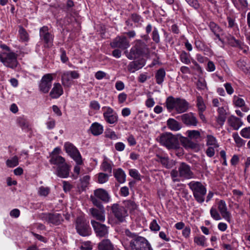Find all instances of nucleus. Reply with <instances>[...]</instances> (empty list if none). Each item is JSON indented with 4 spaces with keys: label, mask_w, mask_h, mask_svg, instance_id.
<instances>
[{
    "label": "nucleus",
    "mask_w": 250,
    "mask_h": 250,
    "mask_svg": "<svg viewBox=\"0 0 250 250\" xmlns=\"http://www.w3.org/2000/svg\"><path fill=\"white\" fill-rule=\"evenodd\" d=\"M166 76V72L165 70L161 68L159 69L155 75V78L156 80V83L159 84H161L163 83L164 80V78Z\"/></svg>",
    "instance_id": "obj_32"
},
{
    "label": "nucleus",
    "mask_w": 250,
    "mask_h": 250,
    "mask_svg": "<svg viewBox=\"0 0 250 250\" xmlns=\"http://www.w3.org/2000/svg\"><path fill=\"white\" fill-rule=\"evenodd\" d=\"M149 228L152 231H158L160 230V227L157 222V221L154 219L150 223Z\"/></svg>",
    "instance_id": "obj_51"
},
{
    "label": "nucleus",
    "mask_w": 250,
    "mask_h": 250,
    "mask_svg": "<svg viewBox=\"0 0 250 250\" xmlns=\"http://www.w3.org/2000/svg\"><path fill=\"white\" fill-rule=\"evenodd\" d=\"M127 99V95L124 92L120 93L118 96V100L119 104L124 103Z\"/></svg>",
    "instance_id": "obj_64"
},
{
    "label": "nucleus",
    "mask_w": 250,
    "mask_h": 250,
    "mask_svg": "<svg viewBox=\"0 0 250 250\" xmlns=\"http://www.w3.org/2000/svg\"><path fill=\"white\" fill-rule=\"evenodd\" d=\"M241 135L245 138H250V127L242 129L240 132Z\"/></svg>",
    "instance_id": "obj_56"
},
{
    "label": "nucleus",
    "mask_w": 250,
    "mask_h": 250,
    "mask_svg": "<svg viewBox=\"0 0 250 250\" xmlns=\"http://www.w3.org/2000/svg\"><path fill=\"white\" fill-rule=\"evenodd\" d=\"M94 195V196H91V201L93 204L96 206L99 207L101 206L97 198L105 203L110 201V197L109 194L103 188H98L95 190Z\"/></svg>",
    "instance_id": "obj_7"
},
{
    "label": "nucleus",
    "mask_w": 250,
    "mask_h": 250,
    "mask_svg": "<svg viewBox=\"0 0 250 250\" xmlns=\"http://www.w3.org/2000/svg\"><path fill=\"white\" fill-rule=\"evenodd\" d=\"M125 207L130 211H133L137 209V206L134 201L127 200L124 203Z\"/></svg>",
    "instance_id": "obj_43"
},
{
    "label": "nucleus",
    "mask_w": 250,
    "mask_h": 250,
    "mask_svg": "<svg viewBox=\"0 0 250 250\" xmlns=\"http://www.w3.org/2000/svg\"><path fill=\"white\" fill-rule=\"evenodd\" d=\"M40 36L41 38L44 41L45 46L47 47L51 46L53 42V36L48 32V28L47 26H43L40 30Z\"/></svg>",
    "instance_id": "obj_16"
},
{
    "label": "nucleus",
    "mask_w": 250,
    "mask_h": 250,
    "mask_svg": "<svg viewBox=\"0 0 250 250\" xmlns=\"http://www.w3.org/2000/svg\"><path fill=\"white\" fill-rule=\"evenodd\" d=\"M70 168L68 165L65 163L57 167L56 175L62 178H67L69 174Z\"/></svg>",
    "instance_id": "obj_20"
},
{
    "label": "nucleus",
    "mask_w": 250,
    "mask_h": 250,
    "mask_svg": "<svg viewBox=\"0 0 250 250\" xmlns=\"http://www.w3.org/2000/svg\"><path fill=\"white\" fill-rule=\"evenodd\" d=\"M43 218L47 223L55 225H59L63 220L62 217L59 213L44 214Z\"/></svg>",
    "instance_id": "obj_17"
},
{
    "label": "nucleus",
    "mask_w": 250,
    "mask_h": 250,
    "mask_svg": "<svg viewBox=\"0 0 250 250\" xmlns=\"http://www.w3.org/2000/svg\"><path fill=\"white\" fill-rule=\"evenodd\" d=\"M63 93L62 87L59 83H55L50 92V96L53 99L60 97Z\"/></svg>",
    "instance_id": "obj_21"
},
{
    "label": "nucleus",
    "mask_w": 250,
    "mask_h": 250,
    "mask_svg": "<svg viewBox=\"0 0 250 250\" xmlns=\"http://www.w3.org/2000/svg\"><path fill=\"white\" fill-rule=\"evenodd\" d=\"M210 213L211 216L215 220H221V217L219 214V213L217 211L216 209L212 208L210 209Z\"/></svg>",
    "instance_id": "obj_54"
},
{
    "label": "nucleus",
    "mask_w": 250,
    "mask_h": 250,
    "mask_svg": "<svg viewBox=\"0 0 250 250\" xmlns=\"http://www.w3.org/2000/svg\"><path fill=\"white\" fill-rule=\"evenodd\" d=\"M0 60L4 65L14 68L18 65L17 55L14 52H4L0 54Z\"/></svg>",
    "instance_id": "obj_6"
},
{
    "label": "nucleus",
    "mask_w": 250,
    "mask_h": 250,
    "mask_svg": "<svg viewBox=\"0 0 250 250\" xmlns=\"http://www.w3.org/2000/svg\"><path fill=\"white\" fill-rule=\"evenodd\" d=\"M50 192V188L48 187L41 186L38 189V193L40 196H46Z\"/></svg>",
    "instance_id": "obj_46"
},
{
    "label": "nucleus",
    "mask_w": 250,
    "mask_h": 250,
    "mask_svg": "<svg viewBox=\"0 0 250 250\" xmlns=\"http://www.w3.org/2000/svg\"><path fill=\"white\" fill-rule=\"evenodd\" d=\"M152 38L154 42L158 43L160 42V36L156 28H154L152 34Z\"/></svg>",
    "instance_id": "obj_57"
},
{
    "label": "nucleus",
    "mask_w": 250,
    "mask_h": 250,
    "mask_svg": "<svg viewBox=\"0 0 250 250\" xmlns=\"http://www.w3.org/2000/svg\"><path fill=\"white\" fill-rule=\"evenodd\" d=\"M234 103L236 106L241 107L245 104V102L242 98H240L235 96L234 97Z\"/></svg>",
    "instance_id": "obj_62"
},
{
    "label": "nucleus",
    "mask_w": 250,
    "mask_h": 250,
    "mask_svg": "<svg viewBox=\"0 0 250 250\" xmlns=\"http://www.w3.org/2000/svg\"><path fill=\"white\" fill-rule=\"evenodd\" d=\"M167 127L172 131H178L181 128V124L173 118H169L167 122Z\"/></svg>",
    "instance_id": "obj_29"
},
{
    "label": "nucleus",
    "mask_w": 250,
    "mask_h": 250,
    "mask_svg": "<svg viewBox=\"0 0 250 250\" xmlns=\"http://www.w3.org/2000/svg\"><path fill=\"white\" fill-rule=\"evenodd\" d=\"M197 88L200 90H205L207 89V86L205 80L203 78H198L196 83Z\"/></svg>",
    "instance_id": "obj_35"
},
{
    "label": "nucleus",
    "mask_w": 250,
    "mask_h": 250,
    "mask_svg": "<svg viewBox=\"0 0 250 250\" xmlns=\"http://www.w3.org/2000/svg\"><path fill=\"white\" fill-rule=\"evenodd\" d=\"M90 130L93 135L98 136L103 132L104 127L101 124L95 122L91 125Z\"/></svg>",
    "instance_id": "obj_27"
},
{
    "label": "nucleus",
    "mask_w": 250,
    "mask_h": 250,
    "mask_svg": "<svg viewBox=\"0 0 250 250\" xmlns=\"http://www.w3.org/2000/svg\"><path fill=\"white\" fill-rule=\"evenodd\" d=\"M201 138V133L199 131L192 130H188V140H197Z\"/></svg>",
    "instance_id": "obj_38"
},
{
    "label": "nucleus",
    "mask_w": 250,
    "mask_h": 250,
    "mask_svg": "<svg viewBox=\"0 0 250 250\" xmlns=\"http://www.w3.org/2000/svg\"><path fill=\"white\" fill-rule=\"evenodd\" d=\"M103 117L105 121L109 124H114L118 122L117 113L110 106H104L102 107Z\"/></svg>",
    "instance_id": "obj_10"
},
{
    "label": "nucleus",
    "mask_w": 250,
    "mask_h": 250,
    "mask_svg": "<svg viewBox=\"0 0 250 250\" xmlns=\"http://www.w3.org/2000/svg\"><path fill=\"white\" fill-rule=\"evenodd\" d=\"M91 224L96 234L99 237H106L108 233V227L94 220H91Z\"/></svg>",
    "instance_id": "obj_13"
},
{
    "label": "nucleus",
    "mask_w": 250,
    "mask_h": 250,
    "mask_svg": "<svg viewBox=\"0 0 250 250\" xmlns=\"http://www.w3.org/2000/svg\"><path fill=\"white\" fill-rule=\"evenodd\" d=\"M188 148H191L195 152H197L200 150V146L197 142H193L188 140Z\"/></svg>",
    "instance_id": "obj_45"
},
{
    "label": "nucleus",
    "mask_w": 250,
    "mask_h": 250,
    "mask_svg": "<svg viewBox=\"0 0 250 250\" xmlns=\"http://www.w3.org/2000/svg\"><path fill=\"white\" fill-rule=\"evenodd\" d=\"M110 208L114 216L119 221L121 222L124 221L128 214L127 210L124 207L118 204H114Z\"/></svg>",
    "instance_id": "obj_11"
},
{
    "label": "nucleus",
    "mask_w": 250,
    "mask_h": 250,
    "mask_svg": "<svg viewBox=\"0 0 250 250\" xmlns=\"http://www.w3.org/2000/svg\"><path fill=\"white\" fill-rule=\"evenodd\" d=\"M198 124V121L195 114L192 112L188 113V126H196Z\"/></svg>",
    "instance_id": "obj_40"
},
{
    "label": "nucleus",
    "mask_w": 250,
    "mask_h": 250,
    "mask_svg": "<svg viewBox=\"0 0 250 250\" xmlns=\"http://www.w3.org/2000/svg\"><path fill=\"white\" fill-rule=\"evenodd\" d=\"M207 145L208 146H212L215 148H217L219 147V145L217 143V140L214 136L211 135H207Z\"/></svg>",
    "instance_id": "obj_39"
},
{
    "label": "nucleus",
    "mask_w": 250,
    "mask_h": 250,
    "mask_svg": "<svg viewBox=\"0 0 250 250\" xmlns=\"http://www.w3.org/2000/svg\"><path fill=\"white\" fill-rule=\"evenodd\" d=\"M50 163L55 165L57 167L65 163V159L59 155H50Z\"/></svg>",
    "instance_id": "obj_25"
},
{
    "label": "nucleus",
    "mask_w": 250,
    "mask_h": 250,
    "mask_svg": "<svg viewBox=\"0 0 250 250\" xmlns=\"http://www.w3.org/2000/svg\"><path fill=\"white\" fill-rule=\"evenodd\" d=\"M112 48L126 49L130 46L129 42L125 36H118L110 43Z\"/></svg>",
    "instance_id": "obj_14"
},
{
    "label": "nucleus",
    "mask_w": 250,
    "mask_h": 250,
    "mask_svg": "<svg viewBox=\"0 0 250 250\" xmlns=\"http://www.w3.org/2000/svg\"><path fill=\"white\" fill-rule=\"evenodd\" d=\"M176 142L179 141L181 144L186 148L188 147V139L187 137L183 136L181 134H177L176 135Z\"/></svg>",
    "instance_id": "obj_42"
},
{
    "label": "nucleus",
    "mask_w": 250,
    "mask_h": 250,
    "mask_svg": "<svg viewBox=\"0 0 250 250\" xmlns=\"http://www.w3.org/2000/svg\"><path fill=\"white\" fill-rule=\"evenodd\" d=\"M225 39L228 43L232 46H235L236 44H238V41L236 40L234 38L230 35H226L225 36V38L222 39L221 42H223V40H225Z\"/></svg>",
    "instance_id": "obj_41"
},
{
    "label": "nucleus",
    "mask_w": 250,
    "mask_h": 250,
    "mask_svg": "<svg viewBox=\"0 0 250 250\" xmlns=\"http://www.w3.org/2000/svg\"><path fill=\"white\" fill-rule=\"evenodd\" d=\"M145 65V61L144 60H140L138 61H133L129 63L128 65V70L130 72H134L142 68Z\"/></svg>",
    "instance_id": "obj_22"
},
{
    "label": "nucleus",
    "mask_w": 250,
    "mask_h": 250,
    "mask_svg": "<svg viewBox=\"0 0 250 250\" xmlns=\"http://www.w3.org/2000/svg\"><path fill=\"white\" fill-rule=\"evenodd\" d=\"M89 107L93 110L98 111L101 107V105L98 101L93 100L90 102Z\"/></svg>",
    "instance_id": "obj_50"
},
{
    "label": "nucleus",
    "mask_w": 250,
    "mask_h": 250,
    "mask_svg": "<svg viewBox=\"0 0 250 250\" xmlns=\"http://www.w3.org/2000/svg\"><path fill=\"white\" fill-rule=\"evenodd\" d=\"M194 242L198 245L203 247L206 246V239L204 236L195 237Z\"/></svg>",
    "instance_id": "obj_55"
},
{
    "label": "nucleus",
    "mask_w": 250,
    "mask_h": 250,
    "mask_svg": "<svg viewBox=\"0 0 250 250\" xmlns=\"http://www.w3.org/2000/svg\"><path fill=\"white\" fill-rule=\"evenodd\" d=\"M99 250H114L113 245L109 239H104L98 244Z\"/></svg>",
    "instance_id": "obj_30"
},
{
    "label": "nucleus",
    "mask_w": 250,
    "mask_h": 250,
    "mask_svg": "<svg viewBox=\"0 0 250 250\" xmlns=\"http://www.w3.org/2000/svg\"><path fill=\"white\" fill-rule=\"evenodd\" d=\"M19 34L20 39L24 42H26L29 39L28 34L24 29L22 27H20L19 31Z\"/></svg>",
    "instance_id": "obj_44"
},
{
    "label": "nucleus",
    "mask_w": 250,
    "mask_h": 250,
    "mask_svg": "<svg viewBox=\"0 0 250 250\" xmlns=\"http://www.w3.org/2000/svg\"><path fill=\"white\" fill-rule=\"evenodd\" d=\"M113 174L117 181L120 183H124L125 181L126 175L124 171L119 168L114 169Z\"/></svg>",
    "instance_id": "obj_26"
},
{
    "label": "nucleus",
    "mask_w": 250,
    "mask_h": 250,
    "mask_svg": "<svg viewBox=\"0 0 250 250\" xmlns=\"http://www.w3.org/2000/svg\"><path fill=\"white\" fill-rule=\"evenodd\" d=\"M146 48V45L144 42L141 40H136L135 45L131 48L129 52L126 51L125 53L129 60H134L139 57L144 53Z\"/></svg>",
    "instance_id": "obj_3"
},
{
    "label": "nucleus",
    "mask_w": 250,
    "mask_h": 250,
    "mask_svg": "<svg viewBox=\"0 0 250 250\" xmlns=\"http://www.w3.org/2000/svg\"><path fill=\"white\" fill-rule=\"evenodd\" d=\"M209 26L211 31L214 34L216 37L220 41H222L220 36H223L224 35L222 29L216 23L213 21L210 22Z\"/></svg>",
    "instance_id": "obj_24"
},
{
    "label": "nucleus",
    "mask_w": 250,
    "mask_h": 250,
    "mask_svg": "<svg viewBox=\"0 0 250 250\" xmlns=\"http://www.w3.org/2000/svg\"><path fill=\"white\" fill-rule=\"evenodd\" d=\"M6 166L9 167H13L19 165V159L17 156H15L8 159L6 161Z\"/></svg>",
    "instance_id": "obj_36"
},
{
    "label": "nucleus",
    "mask_w": 250,
    "mask_h": 250,
    "mask_svg": "<svg viewBox=\"0 0 250 250\" xmlns=\"http://www.w3.org/2000/svg\"><path fill=\"white\" fill-rule=\"evenodd\" d=\"M64 147L66 153L76 162L77 165L82 164L81 155L74 146L70 143H66Z\"/></svg>",
    "instance_id": "obj_9"
},
{
    "label": "nucleus",
    "mask_w": 250,
    "mask_h": 250,
    "mask_svg": "<svg viewBox=\"0 0 250 250\" xmlns=\"http://www.w3.org/2000/svg\"><path fill=\"white\" fill-rule=\"evenodd\" d=\"M232 136L237 146L240 147L244 145L243 140L239 137L237 133H233Z\"/></svg>",
    "instance_id": "obj_49"
},
{
    "label": "nucleus",
    "mask_w": 250,
    "mask_h": 250,
    "mask_svg": "<svg viewBox=\"0 0 250 250\" xmlns=\"http://www.w3.org/2000/svg\"><path fill=\"white\" fill-rule=\"evenodd\" d=\"M80 248L81 250H91L92 247L91 243L87 241L82 243Z\"/></svg>",
    "instance_id": "obj_63"
},
{
    "label": "nucleus",
    "mask_w": 250,
    "mask_h": 250,
    "mask_svg": "<svg viewBox=\"0 0 250 250\" xmlns=\"http://www.w3.org/2000/svg\"><path fill=\"white\" fill-rule=\"evenodd\" d=\"M156 157V161L160 162L164 167L167 168H170L174 165L173 162L169 160L167 157H163L158 155H157Z\"/></svg>",
    "instance_id": "obj_28"
},
{
    "label": "nucleus",
    "mask_w": 250,
    "mask_h": 250,
    "mask_svg": "<svg viewBox=\"0 0 250 250\" xmlns=\"http://www.w3.org/2000/svg\"><path fill=\"white\" fill-rule=\"evenodd\" d=\"M111 165L112 162L106 157H105L101 165V168L103 171L111 173L112 171Z\"/></svg>",
    "instance_id": "obj_31"
},
{
    "label": "nucleus",
    "mask_w": 250,
    "mask_h": 250,
    "mask_svg": "<svg viewBox=\"0 0 250 250\" xmlns=\"http://www.w3.org/2000/svg\"><path fill=\"white\" fill-rule=\"evenodd\" d=\"M218 209L222 216L228 222L230 221V213L228 210L227 205L224 200H220L217 204Z\"/></svg>",
    "instance_id": "obj_18"
},
{
    "label": "nucleus",
    "mask_w": 250,
    "mask_h": 250,
    "mask_svg": "<svg viewBox=\"0 0 250 250\" xmlns=\"http://www.w3.org/2000/svg\"><path fill=\"white\" fill-rule=\"evenodd\" d=\"M197 106L198 111H204L206 109V106L204 103L203 98L200 96L197 97Z\"/></svg>",
    "instance_id": "obj_37"
},
{
    "label": "nucleus",
    "mask_w": 250,
    "mask_h": 250,
    "mask_svg": "<svg viewBox=\"0 0 250 250\" xmlns=\"http://www.w3.org/2000/svg\"><path fill=\"white\" fill-rule=\"evenodd\" d=\"M188 186L193 192L195 200L200 203L204 202L207 190L202 183L199 182L192 181L188 184Z\"/></svg>",
    "instance_id": "obj_2"
},
{
    "label": "nucleus",
    "mask_w": 250,
    "mask_h": 250,
    "mask_svg": "<svg viewBox=\"0 0 250 250\" xmlns=\"http://www.w3.org/2000/svg\"><path fill=\"white\" fill-rule=\"evenodd\" d=\"M129 174L132 178L137 180H141L140 174L137 169H130L129 171Z\"/></svg>",
    "instance_id": "obj_48"
},
{
    "label": "nucleus",
    "mask_w": 250,
    "mask_h": 250,
    "mask_svg": "<svg viewBox=\"0 0 250 250\" xmlns=\"http://www.w3.org/2000/svg\"><path fill=\"white\" fill-rule=\"evenodd\" d=\"M179 177L184 179L188 177V165L185 163H182L179 168Z\"/></svg>",
    "instance_id": "obj_33"
},
{
    "label": "nucleus",
    "mask_w": 250,
    "mask_h": 250,
    "mask_svg": "<svg viewBox=\"0 0 250 250\" xmlns=\"http://www.w3.org/2000/svg\"><path fill=\"white\" fill-rule=\"evenodd\" d=\"M158 140L160 143L169 149L177 148L179 145L178 143L176 142V135L171 133H163Z\"/></svg>",
    "instance_id": "obj_5"
},
{
    "label": "nucleus",
    "mask_w": 250,
    "mask_h": 250,
    "mask_svg": "<svg viewBox=\"0 0 250 250\" xmlns=\"http://www.w3.org/2000/svg\"><path fill=\"white\" fill-rule=\"evenodd\" d=\"M80 74L77 71H63L61 74L62 82L64 86H68L71 84V79H77Z\"/></svg>",
    "instance_id": "obj_12"
},
{
    "label": "nucleus",
    "mask_w": 250,
    "mask_h": 250,
    "mask_svg": "<svg viewBox=\"0 0 250 250\" xmlns=\"http://www.w3.org/2000/svg\"><path fill=\"white\" fill-rule=\"evenodd\" d=\"M105 137L112 140H117L119 138L116 133L111 130H108L105 133Z\"/></svg>",
    "instance_id": "obj_47"
},
{
    "label": "nucleus",
    "mask_w": 250,
    "mask_h": 250,
    "mask_svg": "<svg viewBox=\"0 0 250 250\" xmlns=\"http://www.w3.org/2000/svg\"><path fill=\"white\" fill-rule=\"evenodd\" d=\"M188 73V67L186 66H182L181 68V72L179 73V78L181 77L182 79H184L185 82L187 81L188 78L187 76V74Z\"/></svg>",
    "instance_id": "obj_53"
},
{
    "label": "nucleus",
    "mask_w": 250,
    "mask_h": 250,
    "mask_svg": "<svg viewBox=\"0 0 250 250\" xmlns=\"http://www.w3.org/2000/svg\"><path fill=\"white\" fill-rule=\"evenodd\" d=\"M228 123L234 130H238L243 125L241 120L234 116H230L228 119Z\"/></svg>",
    "instance_id": "obj_23"
},
{
    "label": "nucleus",
    "mask_w": 250,
    "mask_h": 250,
    "mask_svg": "<svg viewBox=\"0 0 250 250\" xmlns=\"http://www.w3.org/2000/svg\"><path fill=\"white\" fill-rule=\"evenodd\" d=\"M166 105L168 110L175 109L178 113L185 112L187 108V103L185 99L172 96L167 98Z\"/></svg>",
    "instance_id": "obj_1"
},
{
    "label": "nucleus",
    "mask_w": 250,
    "mask_h": 250,
    "mask_svg": "<svg viewBox=\"0 0 250 250\" xmlns=\"http://www.w3.org/2000/svg\"><path fill=\"white\" fill-rule=\"evenodd\" d=\"M170 175L174 182L179 181L181 180L179 177V172L176 170H172L171 171Z\"/></svg>",
    "instance_id": "obj_60"
},
{
    "label": "nucleus",
    "mask_w": 250,
    "mask_h": 250,
    "mask_svg": "<svg viewBox=\"0 0 250 250\" xmlns=\"http://www.w3.org/2000/svg\"><path fill=\"white\" fill-rule=\"evenodd\" d=\"M53 80L52 75L50 74H47L44 75L39 84V89L44 93H47L52 85V81Z\"/></svg>",
    "instance_id": "obj_15"
},
{
    "label": "nucleus",
    "mask_w": 250,
    "mask_h": 250,
    "mask_svg": "<svg viewBox=\"0 0 250 250\" xmlns=\"http://www.w3.org/2000/svg\"><path fill=\"white\" fill-rule=\"evenodd\" d=\"M56 122L54 119L49 118L48 120L46 123V125L47 129H52L55 126Z\"/></svg>",
    "instance_id": "obj_59"
},
{
    "label": "nucleus",
    "mask_w": 250,
    "mask_h": 250,
    "mask_svg": "<svg viewBox=\"0 0 250 250\" xmlns=\"http://www.w3.org/2000/svg\"><path fill=\"white\" fill-rule=\"evenodd\" d=\"M76 228L77 232L81 236H86L90 234V228L88 223L82 217L77 218Z\"/></svg>",
    "instance_id": "obj_8"
},
{
    "label": "nucleus",
    "mask_w": 250,
    "mask_h": 250,
    "mask_svg": "<svg viewBox=\"0 0 250 250\" xmlns=\"http://www.w3.org/2000/svg\"><path fill=\"white\" fill-rule=\"evenodd\" d=\"M126 249V250H151L150 244L142 237L131 240Z\"/></svg>",
    "instance_id": "obj_4"
},
{
    "label": "nucleus",
    "mask_w": 250,
    "mask_h": 250,
    "mask_svg": "<svg viewBox=\"0 0 250 250\" xmlns=\"http://www.w3.org/2000/svg\"><path fill=\"white\" fill-rule=\"evenodd\" d=\"M237 65L238 67L244 72L247 71L248 70L246 67V62L244 60H239L237 62Z\"/></svg>",
    "instance_id": "obj_58"
},
{
    "label": "nucleus",
    "mask_w": 250,
    "mask_h": 250,
    "mask_svg": "<svg viewBox=\"0 0 250 250\" xmlns=\"http://www.w3.org/2000/svg\"><path fill=\"white\" fill-rule=\"evenodd\" d=\"M226 119V115H219L216 117V122L220 125L222 126Z\"/></svg>",
    "instance_id": "obj_61"
},
{
    "label": "nucleus",
    "mask_w": 250,
    "mask_h": 250,
    "mask_svg": "<svg viewBox=\"0 0 250 250\" xmlns=\"http://www.w3.org/2000/svg\"><path fill=\"white\" fill-rule=\"evenodd\" d=\"M108 180V176L107 174L100 173L98 176V182L100 184H104L107 182Z\"/></svg>",
    "instance_id": "obj_52"
},
{
    "label": "nucleus",
    "mask_w": 250,
    "mask_h": 250,
    "mask_svg": "<svg viewBox=\"0 0 250 250\" xmlns=\"http://www.w3.org/2000/svg\"><path fill=\"white\" fill-rule=\"evenodd\" d=\"M18 124L22 128H27L29 126V122L23 116L19 117L17 119Z\"/></svg>",
    "instance_id": "obj_34"
},
{
    "label": "nucleus",
    "mask_w": 250,
    "mask_h": 250,
    "mask_svg": "<svg viewBox=\"0 0 250 250\" xmlns=\"http://www.w3.org/2000/svg\"><path fill=\"white\" fill-rule=\"evenodd\" d=\"M102 207L100 209L91 208L89 212L93 217L99 221L104 222L105 219V211L103 207Z\"/></svg>",
    "instance_id": "obj_19"
}]
</instances>
